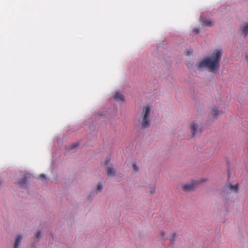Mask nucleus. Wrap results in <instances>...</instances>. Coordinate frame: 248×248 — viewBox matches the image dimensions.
<instances>
[{
  "label": "nucleus",
  "mask_w": 248,
  "mask_h": 248,
  "mask_svg": "<svg viewBox=\"0 0 248 248\" xmlns=\"http://www.w3.org/2000/svg\"><path fill=\"white\" fill-rule=\"evenodd\" d=\"M22 240V236L21 235H18L16 240L15 248H18L20 246L21 242Z\"/></svg>",
  "instance_id": "7"
},
{
  "label": "nucleus",
  "mask_w": 248,
  "mask_h": 248,
  "mask_svg": "<svg viewBox=\"0 0 248 248\" xmlns=\"http://www.w3.org/2000/svg\"><path fill=\"white\" fill-rule=\"evenodd\" d=\"M186 53L187 55H190V54H192V51H191L190 50H186Z\"/></svg>",
  "instance_id": "21"
},
{
  "label": "nucleus",
  "mask_w": 248,
  "mask_h": 248,
  "mask_svg": "<svg viewBox=\"0 0 248 248\" xmlns=\"http://www.w3.org/2000/svg\"><path fill=\"white\" fill-rule=\"evenodd\" d=\"M133 168L135 171H137L139 170V168L135 164H133Z\"/></svg>",
  "instance_id": "15"
},
{
  "label": "nucleus",
  "mask_w": 248,
  "mask_h": 248,
  "mask_svg": "<svg viewBox=\"0 0 248 248\" xmlns=\"http://www.w3.org/2000/svg\"><path fill=\"white\" fill-rule=\"evenodd\" d=\"M193 32L195 33V34H198L200 32V30L199 29H193Z\"/></svg>",
  "instance_id": "18"
},
{
  "label": "nucleus",
  "mask_w": 248,
  "mask_h": 248,
  "mask_svg": "<svg viewBox=\"0 0 248 248\" xmlns=\"http://www.w3.org/2000/svg\"><path fill=\"white\" fill-rule=\"evenodd\" d=\"M191 128L192 131L193 136H194L197 131L198 124H197L193 123L191 125Z\"/></svg>",
  "instance_id": "9"
},
{
  "label": "nucleus",
  "mask_w": 248,
  "mask_h": 248,
  "mask_svg": "<svg viewBox=\"0 0 248 248\" xmlns=\"http://www.w3.org/2000/svg\"><path fill=\"white\" fill-rule=\"evenodd\" d=\"M229 188L230 190L233 191L235 192H237L238 191V185H230Z\"/></svg>",
  "instance_id": "12"
},
{
  "label": "nucleus",
  "mask_w": 248,
  "mask_h": 248,
  "mask_svg": "<svg viewBox=\"0 0 248 248\" xmlns=\"http://www.w3.org/2000/svg\"><path fill=\"white\" fill-rule=\"evenodd\" d=\"M246 60L248 62V54L246 55Z\"/></svg>",
  "instance_id": "23"
},
{
  "label": "nucleus",
  "mask_w": 248,
  "mask_h": 248,
  "mask_svg": "<svg viewBox=\"0 0 248 248\" xmlns=\"http://www.w3.org/2000/svg\"><path fill=\"white\" fill-rule=\"evenodd\" d=\"M105 165L107 167V174L108 176H113L115 175V170L112 167V165L110 163V159L107 158L105 162Z\"/></svg>",
  "instance_id": "3"
},
{
  "label": "nucleus",
  "mask_w": 248,
  "mask_h": 248,
  "mask_svg": "<svg viewBox=\"0 0 248 248\" xmlns=\"http://www.w3.org/2000/svg\"><path fill=\"white\" fill-rule=\"evenodd\" d=\"M176 233H173L172 234L170 238V241L171 243H173L175 241V238L176 237Z\"/></svg>",
  "instance_id": "13"
},
{
  "label": "nucleus",
  "mask_w": 248,
  "mask_h": 248,
  "mask_svg": "<svg viewBox=\"0 0 248 248\" xmlns=\"http://www.w3.org/2000/svg\"><path fill=\"white\" fill-rule=\"evenodd\" d=\"M114 99L118 101H123L124 100V97L123 94L119 93H116L114 96Z\"/></svg>",
  "instance_id": "6"
},
{
  "label": "nucleus",
  "mask_w": 248,
  "mask_h": 248,
  "mask_svg": "<svg viewBox=\"0 0 248 248\" xmlns=\"http://www.w3.org/2000/svg\"><path fill=\"white\" fill-rule=\"evenodd\" d=\"M78 145H79L78 143H75V144L73 145L72 147L71 148V149H74L75 148H76L78 146Z\"/></svg>",
  "instance_id": "20"
},
{
  "label": "nucleus",
  "mask_w": 248,
  "mask_h": 248,
  "mask_svg": "<svg viewBox=\"0 0 248 248\" xmlns=\"http://www.w3.org/2000/svg\"><path fill=\"white\" fill-rule=\"evenodd\" d=\"M242 34L246 36L248 34V23L242 29Z\"/></svg>",
  "instance_id": "11"
},
{
  "label": "nucleus",
  "mask_w": 248,
  "mask_h": 248,
  "mask_svg": "<svg viewBox=\"0 0 248 248\" xmlns=\"http://www.w3.org/2000/svg\"><path fill=\"white\" fill-rule=\"evenodd\" d=\"M165 232L163 231L161 232V236L163 239H165Z\"/></svg>",
  "instance_id": "19"
},
{
  "label": "nucleus",
  "mask_w": 248,
  "mask_h": 248,
  "mask_svg": "<svg viewBox=\"0 0 248 248\" xmlns=\"http://www.w3.org/2000/svg\"><path fill=\"white\" fill-rule=\"evenodd\" d=\"M40 178H42V179L43 178L45 179V178H46V176H45V175L44 174H41L40 175Z\"/></svg>",
  "instance_id": "22"
},
{
  "label": "nucleus",
  "mask_w": 248,
  "mask_h": 248,
  "mask_svg": "<svg viewBox=\"0 0 248 248\" xmlns=\"http://www.w3.org/2000/svg\"><path fill=\"white\" fill-rule=\"evenodd\" d=\"M150 108L149 106H145L142 108V112L139 119L140 127L146 128L150 125Z\"/></svg>",
  "instance_id": "2"
},
{
  "label": "nucleus",
  "mask_w": 248,
  "mask_h": 248,
  "mask_svg": "<svg viewBox=\"0 0 248 248\" xmlns=\"http://www.w3.org/2000/svg\"><path fill=\"white\" fill-rule=\"evenodd\" d=\"M201 21L202 24L206 26L211 27L214 25V22L213 21L209 19L204 18L202 16H201Z\"/></svg>",
  "instance_id": "4"
},
{
  "label": "nucleus",
  "mask_w": 248,
  "mask_h": 248,
  "mask_svg": "<svg viewBox=\"0 0 248 248\" xmlns=\"http://www.w3.org/2000/svg\"><path fill=\"white\" fill-rule=\"evenodd\" d=\"M155 187L154 186L151 188L150 193L151 194L155 193Z\"/></svg>",
  "instance_id": "17"
},
{
  "label": "nucleus",
  "mask_w": 248,
  "mask_h": 248,
  "mask_svg": "<svg viewBox=\"0 0 248 248\" xmlns=\"http://www.w3.org/2000/svg\"><path fill=\"white\" fill-rule=\"evenodd\" d=\"M221 113V112L218 111L217 108H213L211 112V115L213 117H216Z\"/></svg>",
  "instance_id": "8"
},
{
  "label": "nucleus",
  "mask_w": 248,
  "mask_h": 248,
  "mask_svg": "<svg viewBox=\"0 0 248 248\" xmlns=\"http://www.w3.org/2000/svg\"><path fill=\"white\" fill-rule=\"evenodd\" d=\"M29 177L25 176L22 180L18 182V184L20 186H23L27 182Z\"/></svg>",
  "instance_id": "10"
},
{
  "label": "nucleus",
  "mask_w": 248,
  "mask_h": 248,
  "mask_svg": "<svg viewBox=\"0 0 248 248\" xmlns=\"http://www.w3.org/2000/svg\"><path fill=\"white\" fill-rule=\"evenodd\" d=\"M41 236V232L40 231H38L36 234V238L37 239H39Z\"/></svg>",
  "instance_id": "16"
},
{
  "label": "nucleus",
  "mask_w": 248,
  "mask_h": 248,
  "mask_svg": "<svg viewBox=\"0 0 248 248\" xmlns=\"http://www.w3.org/2000/svg\"><path fill=\"white\" fill-rule=\"evenodd\" d=\"M195 186V183L186 184L183 186V189L185 191H189L192 190Z\"/></svg>",
  "instance_id": "5"
},
{
  "label": "nucleus",
  "mask_w": 248,
  "mask_h": 248,
  "mask_svg": "<svg viewBox=\"0 0 248 248\" xmlns=\"http://www.w3.org/2000/svg\"><path fill=\"white\" fill-rule=\"evenodd\" d=\"M222 54L221 50H216L210 57H206L197 64L198 69L200 70L203 68H206L209 72L212 73L217 71L219 67Z\"/></svg>",
  "instance_id": "1"
},
{
  "label": "nucleus",
  "mask_w": 248,
  "mask_h": 248,
  "mask_svg": "<svg viewBox=\"0 0 248 248\" xmlns=\"http://www.w3.org/2000/svg\"><path fill=\"white\" fill-rule=\"evenodd\" d=\"M103 189V185L99 183L97 186V190L100 191Z\"/></svg>",
  "instance_id": "14"
}]
</instances>
